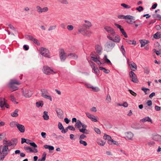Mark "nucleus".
<instances>
[{"mask_svg":"<svg viewBox=\"0 0 161 161\" xmlns=\"http://www.w3.org/2000/svg\"><path fill=\"white\" fill-rule=\"evenodd\" d=\"M153 139L156 141L160 142L161 141V136L158 135H155L153 137Z\"/></svg>","mask_w":161,"mask_h":161,"instance_id":"27","label":"nucleus"},{"mask_svg":"<svg viewBox=\"0 0 161 161\" xmlns=\"http://www.w3.org/2000/svg\"><path fill=\"white\" fill-rule=\"evenodd\" d=\"M115 43L112 41H107L104 45V50L107 52L111 51L115 46Z\"/></svg>","mask_w":161,"mask_h":161,"instance_id":"3","label":"nucleus"},{"mask_svg":"<svg viewBox=\"0 0 161 161\" xmlns=\"http://www.w3.org/2000/svg\"><path fill=\"white\" fill-rule=\"evenodd\" d=\"M68 128L69 129L71 130H73L74 131L75 130V128L72 125H69L68 126Z\"/></svg>","mask_w":161,"mask_h":161,"instance_id":"61","label":"nucleus"},{"mask_svg":"<svg viewBox=\"0 0 161 161\" xmlns=\"http://www.w3.org/2000/svg\"><path fill=\"white\" fill-rule=\"evenodd\" d=\"M36 11L39 14L47 12L48 10V8L47 7L42 8L39 5H38L36 6Z\"/></svg>","mask_w":161,"mask_h":161,"instance_id":"12","label":"nucleus"},{"mask_svg":"<svg viewBox=\"0 0 161 161\" xmlns=\"http://www.w3.org/2000/svg\"><path fill=\"white\" fill-rule=\"evenodd\" d=\"M94 130L98 134H100L101 133V131L100 129L98 128L94 127Z\"/></svg>","mask_w":161,"mask_h":161,"instance_id":"53","label":"nucleus"},{"mask_svg":"<svg viewBox=\"0 0 161 161\" xmlns=\"http://www.w3.org/2000/svg\"><path fill=\"white\" fill-rule=\"evenodd\" d=\"M94 71L95 74H97L99 72V70L96 67L92 69Z\"/></svg>","mask_w":161,"mask_h":161,"instance_id":"64","label":"nucleus"},{"mask_svg":"<svg viewBox=\"0 0 161 161\" xmlns=\"http://www.w3.org/2000/svg\"><path fill=\"white\" fill-rule=\"evenodd\" d=\"M59 3L63 4H67L69 3L67 0H57Z\"/></svg>","mask_w":161,"mask_h":161,"instance_id":"38","label":"nucleus"},{"mask_svg":"<svg viewBox=\"0 0 161 161\" xmlns=\"http://www.w3.org/2000/svg\"><path fill=\"white\" fill-rule=\"evenodd\" d=\"M134 17L130 15H125L124 19H133Z\"/></svg>","mask_w":161,"mask_h":161,"instance_id":"43","label":"nucleus"},{"mask_svg":"<svg viewBox=\"0 0 161 161\" xmlns=\"http://www.w3.org/2000/svg\"><path fill=\"white\" fill-rule=\"evenodd\" d=\"M99 69L100 70H103V72L106 74H108L110 72L109 70L106 69L104 68L103 67H99Z\"/></svg>","mask_w":161,"mask_h":161,"instance_id":"34","label":"nucleus"},{"mask_svg":"<svg viewBox=\"0 0 161 161\" xmlns=\"http://www.w3.org/2000/svg\"><path fill=\"white\" fill-rule=\"evenodd\" d=\"M91 89H92V91L95 92H98L100 90L99 88L97 87H94L92 86Z\"/></svg>","mask_w":161,"mask_h":161,"instance_id":"44","label":"nucleus"},{"mask_svg":"<svg viewBox=\"0 0 161 161\" xmlns=\"http://www.w3.org/2000/svg\"><path fill=\"white\" fill-rule=\"evenodd\" d=\"M56 25H51L48 28V31H51L52 30H54L56 28Z\"/></svg>","mask_w":161,"mask_h":161,"instance_id":"55","label":"nucleus"},{"mask_svg":"<svg viewBox=\"0 0 161 161\" xmlns=\"http://www.w3.org/2000/svg\"><path fill=\"white\" fill-rule=\"evenodd\" d=\"M24 148L27 152H32V149L29 147H24Z\"/></svg>","mask_w":161,"mask_h":161,"instance_id":"42","label":"nucleus"},{"mask_svg":"<svg viewBox=\"0 0 161 161\" xmlns=\"http://www.w3.org/2000/svg\"><path fill=\"white\" fill-rule=\"evenodd\" d=\"M107 103H110L111 101V98L109 94L107 95V98L106 100Z\"/></svg>","mask_w":161,"mask_h":161,"instance_id":"45","label":"nucleus"},{"mask_svg":"<svg viewBox=\"0 0 161 161\" xmlns=\"http://www.w3.org/2000/svg\"><path fill=\"white\" fill-rule=\"evenodd\" d=\"M108 142L110 145L115 144L117 146H118L119 145V144L117 142L114 140L113 139H111V140H109V141H108Z\"/></svg>","mask_w":161,"mask_h":161,"instance_id":"28","label":"nucleus"},{"mask_svg":"<svg viewBox=\"0 0 161 161\" xmlns=\"http://www.w3.org/2000/svg\"><path fill=\"white\" fill-rule=\"evenodd\" d=\"M19 110L18 109H16L14 112L11 114V115L13 117H16L18 116V112Z\"/></svg>","mask_w":161,"mask_h":161,"instance_id":"31","label":"nucleus"},{"mask_svg":"<svg viewBox=\"0 0 161 161\" xmlns=\"http://www.w3.org/2000/svg\"><path fill=\"white\" fill-rule=\"evenodd\" d=\"M97 143L101 146H103L105 143V142L103 141L101 139H98L97 140Z\"/></svg>","mask_w":161,"mask_h":161,"instance_id":"26","label":"nucleus"},{"mask_svg":"<svg viewBox=\"0 0 161 161\" xmlns=\"http://www.w3.org/2000/svg\"><path fill=\"white\" fill-rule=\"evenodd\" d=\"M141 121L143 123L145 122H150L151 123H153V121L149 117H146L144 118L141 119Z\"/></svg>","mask_w":161,"mask_h":161,"instance_id":"24","label":"nucleus"},{"mask_svg":"<svg viewBox=\"0 0 161 161\" xmlns=\"http://www.w3.org/2000/svg\"><path fill=\"white\" fill-rule=\"evenodd\" d=\"M43 71L44 73L47 75L52 74L53 73H56L54 72L50 67L47 66L43 67Z\"/></svg>","mask_w":161,"mask_h":161,"instance_id":"9","label":"nucleus"},{"mask_svg":"<svg viewBox=\"0 0 161 161\" xmlns=\"http://www.w3.org/2000/svg\"><path fill=\"white\" fill-rule=\"evenodd\" d=\"M58 128L59 130H63L64 129V127L63 126L62 123L60 122H59L58 124Z\"/></svg>","mask_w":161,"mask_h":161,"instance_id":"50","label":"nucleus"},{"mask_svg":"<svg viewBox=\"0 0 161 161\" xmlns=\"http://www.w3.org/2000/svg\"><path fill=\"white\" fill-rule=\"evenodd\" d=\"M47 113H48L47 111H44L43 113V119L45 120H47L49 119V116L48 115Z\"/></svg>","mask_w":161,"mask_h":161,"instance_id":"32","label":"nucleus"},{"mask_svg":"<svg viewBox=\"0 0 161 161\" xmlns=\"http://www.w3.org/2000/svg\"><path fill=\"white\" fill-rule=\"evenodd\" d=\"M41 96L43 97L48 99L50 101H52L51 97L49 95V93L47 90L45 89H42L41 90Z\"/></svg>","mask_w":161,"mask_h":161,"instance_id":"7","label":"nucleus"},{"mask_svg":"<svg viewBox=\"0 0 161 161\" xmlns=\"http://www.w3.org/2000/svg\"><path fill=\"white\" fill-rule=\"evenodd\" d=\"M161 35V33L159 31H158L153 35V37L155 39H158L160 38Z\"/></svg>","mask_w":161,"mask_h":161,"instance_id":"30","label":"nucleus"},{"mask_svg":"<svg viewBox=\"0 0 161 161\" xmlns=\"http://www.w3.org/2000/svg\"><path fill=\"white\" fill-rule=\"evenodd\" d=\"M7 101L4 98L1 97L0 98V106L3 109L4 107L7 108H9V106L7 103Z\"/></svg>","mask_w":161,"mask_h":161,"instance_id":"8","label":"nucleus"},{"mask_svg":"<svg viewBox=\"0 0 161 161\" xmlns=\"http://www.w3.org/2000/svg\"><path fill=\"white\" fill-rule=\"evenodd\" d=\"M18 35V33L15 28L11 25V35L13 36V37H14L16 35Z\"/></svg>","mask_w":161,"mask_h":161,"instance_id":"17","label":"nucleus"},{"mask_svg":"<svg viewBox=\"0 0 161 161\" xmlns=\"http://www.w3.org/2000/svg\"><path fill=\"white\" fill-rule=\"evenodd\" d=\"M125 138L129 140H131L133 136V134L130 132H125Z\"/></svg>","mask_w":161,"mask_h":161,"instance_id":"19","label":"nucleus"},{"mask_svg":"<svg viewBox=\"0 0 161 161\" xmlns=\"http://www.w3.org/2000/svg\"><path fill=\"white\" fill-rule=\"evenodd\" d=\"M39 51L42 56L48 58L51 57L50 53L47 49L42 47L40 48Z\"/></svg>","mask_w":161,"mask_h":161,"instance_id":"6","label":"nucleus"},{"mask_svg":"<svg viewBox=\"0 0 161 161\" xmlns=\"http://www.w3.org/2000/svg\"><path fill=\"white\" fill-rule=\"evenodd\" d=\"M92 55L91 56V58L92 59V60L96 63L98 65H100L102 63L100 61V58L99 56L97 57L96 55H94L93 53Z\"/></svg>","mask_w":161,"mask_h":161,"instance_id":"15","label":"nucleus"},{"mask_svg":"<svg viewBox=\"0 0 161 161\" xmlns=\"http://www.w3.org/2000/svg\"><path fill=\"white\" fill-rule=\"evenodd\" d=\"M67 55L63 49H61L59 51V56L61 61H64Z\"/></svg>","mask_w":161,"mask_h":161,"instance_id":"10","label":"nucleus"},{"mask_svg":"<svg viewBox=\"0 0 161 161\" xmlns=\"http://www.w3.org/2000/svg\"><path fill=\"white\" fill-rule=\"evenodd\" d=\"M79 143L80 144L83 145L84 146H86L87 145V142L84 141L82 140H80Z\"/></svg>","mask_w":161,"mask_h":161,"instance_id":"51","label":"nucleus"},{"mask_svg":"<svg viewBox=\"0 0 161 161\" xmlns=\"http://www.w3.org/2000/svg\"><path fill=\"white\" fill-rule=\"evenodd\" d=\"M29 144L31 145V146L34 147H37V145L34 142H30Z\"/></svg>","mask_w":161,"mask_h":161,"instance_id":"62","label":"nucleus"},{"mask_svg":"<svg viewBox=\"0 0 161 161\" xmlns=\"http://www.w3.org/2000/svg\"><path fill=\"white\" fill-rule=\"evenodd\" d=\"M81 125L82 123L81 121L80 120H78L77 122L75 124V127L80 129L81 127Z\"/></svg>","mask_w":161,"mask_h":161,"instance_id":"29","label":"nucleus"},{"mask_svg":"<svg viewBox=\"0 0 161 161\" xmlns=\"http://www.w3.org/2000/svg\"><path fill=\"white\" fill-rule=\"evenodd\" d=\"M11 101L13 102L15 104L18 103V102H17L16 101V99L13 96L11 95Z\"/></svg>","mask_w":161,"mask_h":161,"instance_id":"52","label":"nucleus"},{"mask_svg":"<svg viewBox=\"0 0 161 161\" xmlns=\"http://www.w3.org/2000/svg\"><path fill=\"white\" fill-rule=\"evenodd\" d=\"M84 22V23L82 25L79 27V31L84 35L90 36L91 34V32L87 30L92 26V24L88 20H85Z\"/></svg>","mask_w":161,"mask_h":161,"instance_id":"2","label":"nucleus"},{"mask_svg":"<svg viewBox=\"0 0 161 161\" xmlns=\"http://www.w3.org/2000/svg\"><path fill=\"white\" fill-rule=\"evenodd\" d=\"M104 58L105 61L108 64H110L111 65L112 63L107 58V56L106 55H105L104 56Z\"/></svg>","mask_w":161,"mask_h":161,"instance_id":"39","label":"nucleus"},{"mask_svg":"<svg viewBox=\"0 0 161 161\" xmlns=\"http://www.w3.org/2000/svg\"><path fill=\"white\" fill-rule=\"evenodd\" d=\"M136 9L139 12H141L143 10V8L142 7L140 6L136 8Z\"/></svg>","mask_w":161,"mask_h":161,"instance_id":"60","label":"nucleus"},{"mask_svg":"<svg viewBox=\"0 0 161 161\" xmlns=\"http://www.w3.org/2000/svg\"><path fill=\"white\" fill-rule=\"evenodd\" d=\"M89 63L90 64V65L91 67V68L92 69H95V68L97 67L96 66L95 64L92 61L89 62Z\"/></svg>","mask_w":161,"mask_h":161,"instance_id":"48","label":"nucleus"},{"mask_svg":"<svg viewBox=\"0 0 161 161\" xmlns=\"http://www.w3.org/2000/svg\"><path fill=\"white\" fill-rule=\"evenodd\" d=\"M17 127L21 133H24L25 132V127L23 125L18 124H17Z\"/></svg>","mask_w":161,"mask_h":161,"instance_id":"20","label":"nucleus"},{"mask_svg":"<svg viewBox=\"0 0 161 161\" xmlns=\"http://www.w3.org/2000/svg\"><path fill=\"white\" fill-rule=\"evenodd\" d=\"M121 6H122L125 8H131V7L128 5H127V4H125L124 3H122L121 4Z\"/></svg>","mask_w":161,"mask_h":161,"instance_id":"46","label":"nucleus"},{"mask_svg":"<svg viewBox=\"0 0 161 161\" xmlns=\"http://www.w3.org/2000/svg\"><path fill=\"white\" fill-rule=\"evenodd\" d=\"M89 63L90 64V65L91 67V68L92 69H95V68L97 67L96 66L95 64L92 61L89 62Z\"/></svg>","mask_w":161,"mask_h":161,"instance_id":"47","label":"nucleus"},{"mask_svg":"<svg viewBox=\"0 0 161 161\" xmlns=\"http://www.w3.org/2000/svg\"><path fill=\"white\" fill-rule=\"evenodd\" d=\"M128 91L130 93L131 95H133L134 96L136 97V94L135 92H134L132 90H131L130 89H129V90H128Z\"/></svg>","mask_w":161,"mask_h":161,"instance_id":"59","label":"nucleus"},{"mask_svg":"<svg viewBox=\"0 0 161 161\" xmlns=\"http://www.w3.org/2000/svg\"><path fill=\"white\" fill-rule=\"evenodd\" d=\"M32 41L33 42L35 43L36 44L38 45H40V43L38 42V40L36 38H33V39L32 40Z\"/></svg>","mask_w":161,"mask_h":161,"instance_id":"56","label":"nucleus"},{"mask_svg":"<svg viewBox=\"0 0 161 161\" xmlns=\"http://www.w3.org/2000/svg\"><path fill=\"white\" fill-rule=\"evenodd\" d=\"M130 69L133 71H135L136 69V64L133 61L131 62L129 64Z\"/></svg>","mask_w":161,"mask_h":161,"instance_id":"21","label":"nucleus"},{"mask_svg":"<svg viewBox=\"0 0 161 161\" xmlns=\"http://www.w3.org/2000/svg\"><path fill=\"white\" fill-rule=\"evenodd\" d=\"M140 43L141 44V47H143L146 44L148 43L149 42V41L146 40H140Z\"/></svg>","mask_w":161,"mask_h":161,"instance_id":"25","label":"nucleus"},{"mask_svg":"<svg viewBox=\"0 0 161 161\" xmlns=\"http://www.w3.org/2000/svg\"><path fill=\"white\" fill-rule=\"evenodd\" d=\"M103 138L105 140H108V141H109V140H111V137L110 136L105 134L104 136H103Z\"/></svg>","mask_w":161,"mask_h":161,"instance_id":"35","label":"nucleus"},{"mask_svg":"<svg viewBox=\"0 0 161 161\" xmlns=\"http://www.w3.org/2000/svg\"><path fill=\"white\" fill-rule=\"evenodd\" d=\"M67 29L69 31H72L73 30L74 27L71 25H68L67 26Z\"/></svg>","mask_w":161,"mask_h":161,"instance_id":"57","label":"nucleus"},{"mask_svg":"<svg viewBox=\"0 0 161 161\" xmlns=\"http://www.w3.org/2000/svg\"><path fill=\"white\" fill-rule=\"evenodd\" d=\"M3 144L5 145L4 146H3L2 153L4 154L7 155L8 154V152L9 151L8 146H10V141H7L6 138H5L3 140Z\"/></svg>","mask_w":161,"mask_h":161,"instance_id":"5","label":"nucleus"},{"mask_svg":"<svg viewBox=\"0 0 161 161\" xmlns=\"http://www.w3.org/2000/svg\"><path fill=\"white\" fill-rule=\"evenodd\" d=\"M96 52L99 54L101 55L102 53L103 48L101 44H97L95 47Z\"/></svg>","mask_w":161,"mask_h":161,"instance_id":"16","label":"nucleus"},{"mask_svg":"<svg viewBox=\"0 0 161 161\" xmlns=\"http://www.w3.org/2000/svg\"><path fill=\"white\" fill-rule=\"evenodd\" d=\"M56 111L58 118L60 119H62L63 118V113L61 109L57 108L56 109Z\"/></svg>","mask_w":161,"mask_h":161,"instance_id":"18","label":"nucleus"},{"mask_svg":"<svg viewBox=\"0 0 161 161\" xmlns=\"http://www.w3.org/2000/svg\"><path fill=\"white\" fill-rule=\"evenodd\" d=\"M146 104L147 105V106H152V101L151 100H148L147 102L146 103Z\"/></svg>","mask_w":161,"mask_h":161,"instance_id":"58","label":"nucleus"},{"mask_svg":"<svg viewBox=\"0 0 161 161\" xmlns=\"http://www.w3.org/2000/svg\"><path fill=\"white\" fill-rule=\"evenodd\" d=\"M21 83L17 80H11V92H13L18 89L19 87L18 86Z\"/></svg>","mask_w":161,"mask_h":161,"instance_id":"4","label":"nucleus"},{"mask_svg":"<svg viewBox=\"0 0 161 161\" xmlns=\"http://www.w3.org/2000/svg\"><path fill=\"white\" fill-rule=\"evenodd\" d=\"M129 76L132 78L131 81L134 83H138V80L137 78L136 75L132 71H130L129 73Z\"/></svg>","mask_w":161,"mask_h":161,"instance_id":"11","label":"nucleus"},{"mask_svg":"<svg viewBox=\"0 0 161 161\" xmlns=\"http://www.w3.org/2000/svg\"><path fill=\"white\" fill-rule=\"evenodd\" d=\"M120 50L122 53L123 55L124 56H125V51L123 45H122L120 48Z\"/></svg>","mask_w":161,"mask_h":161,"instance_id":"40","label":"nucleus"},{"mask_svg":"<svg viewBox=\"0 0 161 161\" xmlns=\"http://www.w3.org/2000/svg\"><path fill=\"white\" fill-rule=\"evenodd\" d=\"M144 108L145 110L147 111H149L150 110H152V106H148L147 105H145L144 106Z\"/></svg>","mask_w":161,"mask_h":161,"instance_id":"54","label":"nucleus"},{"mask_svg":"<svg viewBox=\"0 0 161 161\" xmlns=\"http://www.w3.org/2000/svg\"><path fill=\"white\" fill-rule=\"evenodd\" d=\"M25 37L27 39L31 41H32L34 38L32 36L28 35H25Z\"/></svg>","mask_w":161,"mask_h":161,"instance_id":"41","label":"nucleus"},{"mask_svg":"<svg viewBox=\"0 0 161 161\" xmlns=\"http://www.w3.org/2000/svg\"><path fill=\"white\" fill-rule=\"evenodd\" d=\"M17 143V140L16 138H13L11 140V148L14 147Z\"/></svg>","mask_w":161,"mask_h":161,"instance_id":"23","label":"nucleus"},{"mask_svg":"<svg viewBox=\"0 0 161 161\" xmlns=\"http://www.w3.org/2000/svg\"><path fill=\"white\" fill-rule=\"evenodd\" d=\"M67 56L69 58L73 59H76L77 58V55L74 53H71L69 54Z\"/></svg>","mask_w":161,"mask_h":161,"instance_id":"22","label":"nucleus"},{"mask_svg":"<svg viewBox=\"0 0 161 161\" xmlns=\"http://www.w3.org/2000/svg\"><path fill=\"white\" fill-rule=\"evenodd\" d=\"M104 29L107 32V37L109 40L117 43L119 42L120 40V36L116 34L115 32L112 28L108 26H106L104 27Z\"/></svg>","mask_w":161,"mask_h":161,"instance_id":"1","label":"nucleus"},{"mask_svg":"<svg viewBox=\"0 0 161 161\" xmlns=\"http://www.w3.org/2000/svg\"><path fill=\"white\" fill-rule=\"evenodd\" d=\"M44 147L45 149H48L50 151L53 150L54 149V147L53 146L46 145L44 146Z\"/></svg>","mask_w":161,"mask_h":161,"instance_id":"33","label":"nucleus"},{"mask_svg":"<svg viewBox=\"0 0 161 161\" xmlns=\"http://www.w3.org/2000/svg\"><path fill=\"white\" fill-rule=\"evenodd\" d=\"M18 124V123L16 121H13L11 122V127H13L15 126L17 127V124Z\"/></svg>","mask_w":161,"mask_h":161,"instance_id":"49","label":"nucleus"},{"mask_svg":"<svg viewBox=\"0 0 161 161\" xmlns=\"http://www.w3.org/2000/svg\"><path fill=\"white\" fill-rule=\"evenodd\" d=\"M43 104L42 101L37 102L36 103V105L37 107H42L43 106Z\"/></svg>","mask_w":161,"mask_h":161,"instance_id":"36","label":"nucleus"},{"mask_svg":"<svg viewBox=\"0 0 161 161\" xmlns=\"http://www.w3.org/2000/svg\"><path fill=\"white\" fill-rule=\"evenodd\" d=\"M141 89L146 94H147L149 93L150 90L148 88L142 87Z\"/></svg>","mask_w":161,"mask_h":161,"instance_id":"37","label":"nucleus"},{"mask_svg":"<svg viewBox=\"0 0 161 161\" xmlns=\"http://www.w3.org/2000/svg\"><path fill=\"white\" fill-rule=\"evenodd\" d=\"M23 47L25 50L26 51L28 50L29 49V46L27 45H24L23 46Z\"/></svg>","mask_w":161,"mask_h":161,"instance_id":"63","label":"nucleus"},{"mask_svg":"<svg viewBox=\"0 0 161 161\" xmlns=\"http://www.w3.org/2000/svg\"><path fill=\"white\" fill-rule=\"evenodd\" d=\"M22 93L23 95L25 97H30L32 94V92L27 89L22 90Z\"/></svg>","mask_w":161,"mask_h":161,"instance_id":"14","label":"nucleus"},{"mask_svg":"<svg viewBox=\"0 0 161 161\" xmlns=\"http://www.w3.org/2000/svg\"><path fill=\"white\" fill-rule=\"evenodd\" d=\"M86 114L87 116L92 121L97 122L98 121V118L97 116L92 115L90 113L88 112L86 113Z\"/></svg>","mask_w":161,"mask_h":161,"instance_id":"13","label":"nucleus"}]
</instances>
